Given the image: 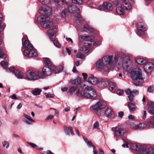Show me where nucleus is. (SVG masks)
I'll return each mask as SVG.
<instances>
[{"label":"nucleus","mask_w":154,"mask_h":154,"mask_svg":"<svg viewBox=\"0 0 154 154\" xmlns=\"http://www.w3.org/2000/svg\"><path fill=\"white\" fill-rule=\"evenodd\" d=\"M61 89L62 91H67L68 89V88L67 87H62L61 88Z\"/></svg>","instance_id":"64"},{"label":"nucleus","mask_w":154,"mask_h":154,"mask_svg":"<svg viewBox=\"0 0 154 154\" xmlns=\"http://www.w3.org/2000/svg\"><path fill=\"white\" fill-rule=\"evenodd\" d=\"M2 146L4 148H5L6 149H8L9 146V143L5 140L3 141L2 142Z\"/></svg>","instance_id":"40"},{"label":"nucleus","mask_w":154,"mask_h":154,"mask_svg":"<svg viewBox=\"0 0 154 154\" xmlns=\"http://www.w3.org/2000/svg\"><path fill=\"white\" fill-rule=\"evenodd\" d=\"M154 66V64L152 63H148L144 66V69L145 71L148 73H150Z\"/></svg>","instance_id":"17"},{"label":"nucleus","mask_w":154,"mask_h":154,"mask_svg":"<svg viewBox=\"0 0 154 154\" xmlns=\"http://www.w3.org/2000/svg\"><path fill=\"white\" fill-rule=\"evenodd\" d=\"M154 152V150L152 148H149L146 151V154H153Z\"/></svg>","instance_id":"45"},{"label":"nucleus","mask_w":154,"mask_h":154,"mask_svg":"<svg viewBox=\"0 0 154 154\" xmlns=\"http://www.w3.org/2000/svg\"><path fill=\"white\" fill-rule=\"evenodd\" d=\"M88 81L89 83L91 84H95L98 82V79L94 77H91L88 79Z\"/></svg>","instance_id":"28"},{"label":"nucleus","mask_w":154,"mask_h":154,"mask_svg":"<svg viewBox=\"0 0 154 154\" xmlns=\"http://www.w3.org/2000/svg\"><path fill=\"white\" fill-rule=\"evenodd\" d=\"M104 114L107 117H111L114 115V113L111 108H107L105 110Z\"/></svg>","instance_id":"21"},{"label":"nucleus","mask_w":154,"mask_h":154,"mask_svg":"<svg viewBox=\"0 0 154 154\" xmlns=\"http://www.w3.org/2000/svg\"><path fill=\"white\" fill-rule=\"evenodd\" d=\"M83 29L86 32H92L94 31V29L88 24H85L84 26Z\"/></svg>","instance_id":"26"},{"label":"nucleus","mask_w":154,"mask_h":154,"mask_svg":"<svg viewBox=\"0 0 154 154\" xmlns=\"http://www.w3.org/2000/svg\"><path fill=\"white\" fill-rule=\"evenodd\" d=\"M109 89L110 91L112 92H113L115 91V88L116 86L115 83L112 82H109L108 83Z\"/></svg>","instance_id":"31"},{"label":"nucleus","mask_w":154,"mask_h":154,"mask_svg":"<svg viewBox=\"0 0 154 154\" xmlns=\"http://www.w3.org/2000/svg\"><path fill=\"white\" fill-rule=\"evenodd\" d=\"M113 57L112 56H106L104 57L101 60L105 64V66H107L109 69L110 64L111 62Z\"/></svg>","instance_id":"14"},{"label":"nucleus","mask_w":154,"mask_h":154,"mask_svg":"<svg viewBox=\"0 0 154 154\" xmlns=\"http://www.w3.org/2000/svg\"><path fill=\"white\" fill-rule=\"evenodd\" d=\"M53 41V42L54 45L56 46L58 48H60V47L61 45L57 41L54 40Z\"/></svg>","instance_id":"51"},{"label":"nucleus","mask_w":154,"mask_h":154,"mask_svg":"<svg viewBox=\"0 0 154 154\" xmlns=\"http://www.w3.org/2000/svg\"><path fill=\"white\" fill-rule=\"evenodd\" d=\"M103 6L104 7V8L105 9H106L108 11L111 10L112 9V5L111 4L105 2L103 3Z\"/></svg>","instance_id":"27"},{"label":"nucleus","mask_w":154,"mask_h":154,"mask_svg":"<svg viewBox=\"0 0 154 154\" xmlns=\"http://www.w3.org/2000/svg\"><path fill=\"white\" fill-rule=\"evenodd\" d=\"M80 50L85 53H87L89 51V49L84 46L80 48Z\"/></svg>","instance_id":"41"},{"label":"nucleus","mask_w":154,"mask_h":154,"mask_svg":"<svg viewBox=\"0 0 154 154\" xmlns=\"http://www.w3.org/2000/svg\"><path fill=\"white\" fill-rule=\"evenodd\" d=\"M96 66L97 69L99 70H103L106 71L109 69L107 66H105V64L101 60H99L97 62Z\"/></svg>","instance_id":"13"},{"label":"nucleus","mask_w":154,"mask_h":154,"mask_svg":"<svg viewBox=\"0 0 154 154\" xmlns=\"http://www.w3.org/2000/svg\"><path fill=\"white\" fill-rule=\"evenodd\" d=\"M52 10L51 8L46 5H43L41 7V8L39 11V12L48 15H50L52 14Z\"/></svg>","instance_id":"12"},{"label":"nucleus","mask_w":154,"mask_h":154,"mask_svg":"<svg viewBox=\"0 0 154 154\" xmlns=\"http://www.w3.org/2000/svg\"><path fill=\"white\" fill-rule=\"evenodd\" d=\"M128 108L130 111H133L136 109V106L132 103H128Z\"/></svg>","instance_id":"32"},{"label":"nucleus","mask_w":154,"mask_h":154,"mask_svg":"<svg viewBox=\"0 0 154 154\" xmlns=\"http://www.w3.org/2000/svg\"><path fill=\"white\" fill-rule=\"evenodd\" d=\"M109 82L106 80H102L99 83V86L101 88H104L107 85V83Z\"/></svg>","instance_id":"33"},{"label":"nucleus","mask_w":154,"mask_h":154,"mask_svg":"<svg viewBox=\"0 0 154 154\" xmlns=\"http://www.w3.org/2000/svg\"><path fill=\"white\" fill-rule=\"evenodd\" d=\"M57 68L59 70V72H61L64 69V67L62 65H60Z\"/></svg>","instance_id":"56"},{"label":"nucleus","mask_w":154,"mask_h":154,"mask_svg":"<svg viewBox=\"0 0 154 154\" xmlns=\"http://www.w3.org/2000/svg\"><path fill=\"white\" fill-rule=\"evenodd\" d=\"M99 125V122H96L93 125V128L94 129H98Z\"/></svg>","instance_id":"52"},{"label":"nucleus","mask_w":154,"mask_h":154,"mask_svg":"<svg viewBox=\"0 0 154 154\" xmlns=\"http://www.w3.org/2000/svg\"><path fill=\"white\" fill-rule=\"evenodd\" d=\"M48 32L50 39L52 40H54L55 38V36L54 35L55 31L52 29H50L48 31Z\"/></svg>","instance_id":"29"},{"label":"nucleus","mask_w":154,"mask_h":154,"mask_svg":"<svg viewBox=\"0 0 154 154\" xmlns=\"http://www.w3.org/2000/svg\"><path fill=\"white\" fill-rule=\"evenodd\" d=\"M1 65L4 68L6 67L8 65V63L5 61H2L0 63Z\"/></svg>","instance_id":"46"},{"label":"nucleus","mask_w":154,"mask_h":154,"mask_svg":"<svg viewBox=\"0 0 154 154\" xmlns=\"http://www.w3.org/2000/svg\"><path fill=\"white\" fill-rule=\"evenodd\" d=\"M64 130L65 134L68 135H70V132L72 135H74V133L72 130V129L71 127H67L66 126H64Z\"/></svg>","instance_id":"19"},{"label":"nucleus","mask_w":154,"mask_h":154,"mask_svg":"<svg viewBox=\"0 0 154 154\" xmlns=\"http://www.w3.org/2000/svg\"><path fill=\"white\" fill-rule=\"evenodd\" d=\"M45 96L47 98L53 97H54V94H46Z\"/></svg>","instance_id":"55"},{"label":"nucleus","mask_w":154,"mask_h":154,"mask_svg":"<svg viewBox=\"0 0 154 154\" xmlns=\"http://www.w3.org/2000/svg\"><path fill=\"white\" fill-rule=\"evenodd\" d=\"M123 93V91L122 90H118L117 91V93L119 95L122 94Z\"/></svg>","instance_id":"62"},{"label":"nucleus","mask_w":154,"mask_h":154,"mask_svg":"<svg viewBox=\"0 0 154 154\" xmlns=\"http://www.w3.org/2000/svg\"><path fill=\"white\" fill-rule=\"evenodd\" d=\"M125 10L123 5H121L120 6L116 8V11L118 14L122 15L124 14Z\"/></svg>","instance_id":"23"},{"label":"nucleus","mask_w":154,"mask_h":154,"mask_svg":"<svg viewBox=\"0 0 154 154\" xmlns=\"http://www.w3.org/2000/svg\"><path fill=\"white\" fill-rule=\"evenodd\" d=\"M81 38L83 40L86 41H90L94 39V37L93 36H81Z\"/></svg>","instance_id":"34"},{"label":"nucleus","mask_w":154,"mask_h":154,"mask_svg":"<svg viewBox=\"0 0 154 154\" xmlns=\"http://www.w3.org/2000/svg\"><path fill=\"white\" fill-rule=\"evenodd\" d=\"M113 5L116 6H117L119 5V3L118 0H116L113 2Z\"/></svg>","instance_id":"59"},{"label":"nucleus","mask_w":154,"mask_h":154,"mask_svg":"<svg viewBox=\"0 0 154 154\" xmlns=\"http://www.w3.org/2000/svg\"><path fill=\"white\" fill-rule=\"evenodd\" d=\"M24 38L22 39V44L27 49L24 50L23 54L24 55L28 56L29 57H33L37 55L36 51L33 48L32 44L27 40H25L23 42Z\"/></svg>","instance_id":"2"},{"label":"nucleus","mask_w":154,"mask_h":154,"mask_svg":"<svg viewBox=\"0 0 154 154\" xmlns=\"http://www.w3.org/2000/svg\"><path fill=\"white\" fill-rule=\"evenodd\" d=\"M54 2L56 5H57V3L55 2V0H54ZM40 2L42 4H49L51 2V0H39Z\"/></svg>","instance_id":"42"},{"label":"nucleus","mask_w":154,"mask_h":154,"mask_svg":"<svg viewBox=\"0 0 154 154\" xmlns=\"http://www.w3.org/2000/svg\"><path fill=\"white\" fill-rule=\"evenodd\" d=\"M76 88L75 87H72L70 88L69 92L72 94L76 90Z\"/></svg>","instance_id":"49"},{"label":"nucleus","mask_w":154,"mask_h":154,"mask_svg":"<svg viewBox=\"0 0 154 154\" xmlns=\"http://www.w3.org/2000/svg\"><path fill=\"white\" fill-rule=\"evenodd\" d=\"M42 90L39 88H35L32 91V94L34 95H38L40 94Z\"/></svg>","instance_id":"36"},{"label":"nucleus","mask_w":154,"mask_h":154,"mask_svg":"<svg viewBox=\"0 0 154 154\" xmlns=\"http://www.w3.org/2000/svg\"><path fill=\"white\" fill-rule=\"evenodd\" d=\"M106 106V104L104 102L100 100L95 104L92 106V108L97 115L100 116L102 111L101 109L104 108Z\"/></svg>","instance_id":"5"},{"label":"nucleus","mask_w":154,"mask_h":154,"mask_svg":"<svg viewBox=\"0 0 154 154\" xmlns=\"http://www.w3.org/2000/svg\"><path fill=\"white\" fill-rule=\"evenodd\" d=\"M51 71H52L55 73H59V70L57 67H56L55 66H52L51 67Z\"/></svg>","instance_id":"44"},{"label":"nucleus","mask_w":154,"mask_h":154,"mask_svg":"<svg viewBox=\"0 0 154 154\" xmlns=\"http://www.w3.org/2000/svg\"><path fill=\"white\" fill-rule=\"evenodd\" d=\"M67 13V11L66 9H64L62 10L61 12V17L63 18H65L66 17Z\"/></svg>","instance_id":"43"},{"label":"nucleus","mask_w":154,"mask_h":154,"mask_svg":"<svg viewBox=\"0 0 154 154\" xmlns=\"http://www.w3.org/2000/svg\"><path fill=\"white\" fill-rule=\"evenodd\" d=\"M124 115L123 112H119V113L118 115L120 117H122Z\"/></svg>","instance_id":"63"},{"label":"nucleus","mask_w":154,"mask_h":154,"mask_svg":"<svg viewBox=\"0 0 154 154\" xmlns=\"http://www.w3.org/2000/svg\"><path fill=\"white\" fill-rule=\"evenodd\" d=\"M154 90V87L153 86H150L147 88V91L149 93L152 92Z\"/></svg>","instance_id":"50"},{"label":"nucleus","mask_w":154,"mask_h":154,"mask_svg":"<svg viewBox=\"0 0 154 154\" xmlns=\"http://www.w3.org/2000/svg\"><path fill=\"white\" fill-rule=\"evenodd\" d=\"M124 8L125 10L129 11L131 9V7L129 3H125V5H123Z\"/></svg>","instance_id":"37"},{"label":"nucleus","mask_w":154,"mask_h":154,"mask_svg":"<svg viewBox=\"0 0 154 154\" xmlns=\"http://www.w3.org/2000/svg\"><path fill=\"white\" fill-rule=\"evenodd\" d=\"M115 135L117 137H122L126 132V130L123 128L117 126L112 128Z\"/></svg>","instance_id":"8"},{"label":"nucleus","mask_w":154,"mask_h":154,"mask_svg":"<svg viewBox=\"0 0 154 154\" xmlns=\"http://www.w3.org/2000/svg\"><path fill=\"white\" fill-rule=\"evenodd\" d=\"M132 94L134 93L136 95L138 94V91L137 90H134L133 91H131Z\"/></svg>","instance_id":"61"},{"label":"nucleus","mask_w":154,"mask_h":154,"mask_svg":"<svg viewBox=\"0 0 154 154\" xmlns=\"http://www.w3.org/2000/svg\"><path fill=\"white\" fill-rule=\"evenodd\" d=\"M44 63L47 65H48L50 63V60H48V59L47 58H45L44 59Z\"/></svg>","instance_id":"54"},{"label":"nucleus","mask_w":154,"mask_h":154,"mask_svg":"<svg viewBox=\"0 0 154 154\" xmlns=\"http://www.w3.org/2000/svg\"><path fill=\"white\" fill-rule=\"evenodd\" d=\"M6 57V55L2 53H0V59L3 58L5 59Z\"/></svg>","instance_id":"60"},{"label":"nucleus","mask_w":154,"mask_h":154,"mask_svg":"<svg viewBox=\"0 0 154 154\" xmlns=\"http://www.w3.org/2000/svg\"><path fill=\"white\" fill-rule=\"evenodd\" d=\"M37 20L41 23V26L45 28H50L53 26V23L48 16H41L38 18Z\"/></svg>","instance_id":"3"},{"label":"nucleus","mask_w":154,"mask_h":154,"mask_svg":"<svg viewBox=\"0 0 154 154\" xmlns=\"http://www.w3.org/2000/svg\"><path fill=\"white\" fill-rule=\"evenodd\" d=\"M97 96L96 92L93 88L88 89L85 91L84 97L88 99H92Z\"/></svg>","instance_id":"9"},{"label":"nucleus","mask_w":154,"mask_h":154,"mask_svg":"<svg viewBox=\"0 0 154 154\" xmlns=\"http://www.w3.org/2000/svg\"><path fill=\"white\" fill-rule=\"evenodd\" d=\"M126 93L128 95V97L130 101L132 102L133 101L134 96L132 94L131 91L130 89H128L125 91Z\"/></svg>","instance_id":"22"},{"label":"nucleus","mask_w":154,"mask_h":154,"mask_svg":"<svg viewBox=\"0 0 154 154\" xmlns=\"http://www.w3.org/2000/svg\"><path fill=\"white\" fill-rule=\"evenodd\" d=\"M81 82V79L79 77H77L76 79L71 81V84L72 85H78Z\"/></svg>","instance_id":"35"},{"label":"nucleus","mask_w":154,"mask_h":154,"mask_svg":"<svg viewBox=\"0 0 154 154\" xmlns=\"http://www.w3.org/2000/svg\"><path fill=\"white\" fill-rule=\"evenodd\" d=\"M54 117V116L53 115H50L48 116L46 119H45L46 120H50L52 119L53 117Z\"/></svg>","instance_id":"57"},{"label":"nucleus","mask_w":154,"mask_h":154,"mask_svg":"<svg viewBox=\"0 0 154 154\" xmlns=\"http://www.w3.org/2000/svg\"><path fill=\"white\" fill-rule=\"evenodd\" d=\"M68 10L69 12L74 14H76L78 16H75L77 19L79 20L81 19L80 15L79 14V9L75 5H72L69 6Z\"/></svg>","instance_id":"11"},{"label":"nucleus","mask_w":154,"mask_h":154,"mask_svg":"<svg viewBox=\"0 0 154 154\" xmlns=\"http://www.w3.org/2000/svg\"><path fill=\"white\" fill-rule=\"evenodd\" d=\"M28 144L33 147V148H35L37 147V146L34 143L31 142H29Z\"/></svg>","instance_id":"58"},{"label":"nucleus","mask_w":154,"mask_h":154,"mask_svg":"<svg viewBox=\"0 0 154 154\" xmlns=\"http://www.w3.org/2000/svg\"><path fill=\"white\" fill-rule=\"evenodd\" d=\"M148 106V108L147 109V111L154 115V103L152 102H150ZM154 118V117L153 118Z\"/></svg>","instance_id":"20"},{"label":"nucleus","mask_w":154,"mask_h":154,"mask_svg":"<svg viewBox=\"0 0 154 154\" xmlns=\"http://www.w3.org/2000/svg\"><path fill=\"white\" fill-rule=\"evenodd\" d=\"M16 70L15 69V68L13 67H11L8 68V69H7L6 71L8 72H14Z\"/></svg>","instance_id":"48"},{"label":"nucleus","mask_w":154,"mask_h":154,"mask_svg":"<svg viewBox=\"0 0 154 154\" xmlns=\"http://www.w3.org/2000/svg\"><path fill=\"white\" fill-rule=\"evenodd\" d=\"M136 62L138 64H143L146 63V60L137 57L135 58Z\"/></svg>","instance_id":"30"},{"label":"nucleus","mask_w":154,"mask_h":154,"mask_svg":"<svg viewBox=\"0 0 154 154\" xmlns=\"http://www.w3.org/2000/svg\"><path fill=\"white\" fill-rule=\"evenodd\" d=\"M76 57L79 58L83 59L85 58L84 56L81 53L78 54L76 56Z\"/></svg>","instance_id":"53"},{"label":"nucleus","mask_w":154,"mask_h":154,"mask_svg":"<svg viewBox=\"0 0 154 154\" xmlns=\"http://www.w3.org/2000/svg\"><path fill=\"white\" fill-rule=\"evenodd\" d=\"M131 148L134 150L141 152H143L146 150V148L139 144H132Z\"/></svg>","instance_id":"16"},{"label":"nucleus","mask_w":154,"mask_h":154,"mask_svg":"<svg viewBox=\"0 0 154 154\" xmlns=\"http://www.w3.org/2000/svg\"><path fill=\"white\" fill-rule=\"evenodd\" d=\"M113 63L118 68L122 67L126 71L129 70L132 65V62L129 56H126L123 58H119L118 54L115 56Z\"/></svg>","instance_id":"1"},{"label":"nucleus","mask_w":154,"mask_h":154,"mask_svg":"<svg viewBox=\"0 0 154 154\" xmlns=\"http://www.w3.org/2000/svg\"><path fill=\"white\" fill-rule=\"evenodd\" d=\"M101 44V42H94L93 41L91 42V43H88L87 44L88 45H93L94 46H96V45H100Z\"/></svg>","instance_id":"38"},{"label":"nucleus","mask_w":154,"mask_h":154,"mask_svg":"<svg viewBox=\"0 0 154 154\" xmlns=\"http://www.w3.org/2000/svg\"><path fill=\"white\" fill-rule=\"evenodd\" d=\"M25 79L28 80H35L42 79L41 72L34 70H28L26 73Z\"/></svg>","instance_id":"4"},{"label":"nucleus","mask_w":154,"mask_h":154,"mask_svg":"<svg viewBox=\"0 0 154 154\" xmlns=\"http://www.w3.org/2000/svg\"><path fill=\"white\" fill-rule=\"evenodd\" d=\"M84 93L85 91L79 90L76 93L77 95L79 97H84Z\"/></svg>","instance_id":"39"},{"label":"nucleus","mask_w":154,"mask_h":154,"mask_svg":"<svg viewBox=\"0 0 154 154\" xmlns=\"http://www.w3.org/2000/svg\"><path fill=\"white\" fill-rule=\"evenodd\" d=\"M145 27V25L143 22H138L137 25V31L136 32L137 34L139 35H143L144 32L146 30Z\"/></svg>","instance_id":"10"},{"label":"nucleus","mask_w":154,"mask_h":154,"mask_svg":"<svg viewBox=\"0 0 154 154\" xmlns=\"http://www.w3.org/2000/svg\"><path fill=\"white\" fill-rule=\"evenodd\" d=\"M72 2L74 4H77L78 5L82 4V0H72Z\"/></svg>","instance_id":"47"},{"label":"nucleus","mask_w":154,"mask_h":154,"mask_svg":"<svg viewBox=\"0 0 154 154\" xmlns=\"http://www.w3.org/2000/svg\"><path fill=\"white\" fill-rule=\"evenodd\" d=\"M88 83H89L87 81H84L81 83L80 84V86L83 89L87 90L88 89L91 88V87H89V86L88 85Z\"/></svg>","instance_id":"24"},{"label":"nucleus","mask_w":154,"mask_h":154,"mask_svg":"<svg viewBox=\"0 0 154 154\" xmlns=\"http://www.w3.org/2000/svg\"><path fill=\"white\" fill-rule=\"evenodd\" d=\"M51 68L47 67H44L42 69V74L41 73L42 79L46 76H48L51 74Z\"/></svg>","instance_id":"15"},{"label":"nucleus","mask_w":154,"mask_h":154,"mask_svg":"<svg viewBox=\"0 0 154 154\" xmlns=\"http://www.w3.org/2000/svg\"><path fill=\"white\" fill-rule=\"evenodd\" d=\"M131 77L133 80H139L143 82V79L141 69L139 67L135 68L131 72Z\"/></svg>","instance_id":"6"},{"label":"nucleus","mask_w":154,"mask_h":154,"mask_svg":"<svg viewBox=\"0 0 154 154\" xmlns=\"http://www.w3.org/2000/svg\"><path fill=\"white\" fill-rule=\"evenodd\" d=\"M146 126L154 128V118L148 121L146 125L144 123H142L132 127L131 128L134 130H140L143 129Z\"/></svg>","instance_id":"7"},{"label":"nucleus","mask_w":154,"mask_h":154,"mask_svg":"<svg viewBox=\"0 0 154 154\" xmlns=\"http://www.w3.org/2000/svg\"><path fill=\"white\" fill-rule=\"evenodd\" d=\"M23 116L25 118L24 121L27 125H31L34 122V120L32 119L28 115L24 114Z\"/></svg>","instance_id":"18"},{"label":"nucleus","mask_w":154,"mask_h":154,"mask_svg":"<svg viewBox=\"0 0 154 154\" xmlns=\"http://www.w3.org/2000/svg\"><path fill=\"white\" fill-rule=\"evenodd\" d=\"M14 73L15 76L18 79H23V73L20 70L18 69L16 70Z\"/></svg>","instance_id":"25"}]
</instances>
